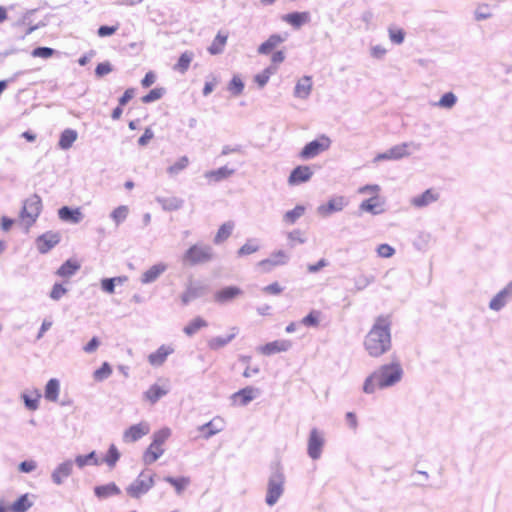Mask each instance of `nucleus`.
I'll use <instances>...</instances> for the list:
<instances>
[{
    "label": "nucleus",
    "instance_id": "nucleus-18",
    "mask_svg": "<svg viewBox=\"0 0 512 512\" xmlns=\"http://www.w3.org/2000/svg\"><path fill=\"white\" fill-rule=\"evenodd\" d=\"M174 352V348L170 345H161L155 352L148 356V361L152 366L162 365L167 357Z\"/></svg>",
    "mask_w": 512,
    "mask_h": 512
},
{
    "label": "nucleus",
    "instance_id": "nucleus-41",
    "mask_svg": "<svg viewBox=\"0 0 512 512\" xmlns=\"http://www.w3.org/2000/svg\"><path fill=\"white\" fill-rule=\"evenodd\" d=\"M126 280L127 277L106 278L101 281V287L105 292L112 294L114 293L115 285L122 284Z\"/></svg>",
    "mask_w": 512,
    "mask_h": 512
},
{
    "label": "nucleus",
    "instance_id": "nucleus-28",
    "mask_svg": "<svg viewBox=\"0 0 512 512\" xmlns=\"http://www.w3.org/2000/svg\"><path fill=\"white\" fill-rule=\"evenodd\" d=\"M234 227L235 224L233 221H227L223 223L217 230L213 242L215 244H221L225 242L232 235Z\"/></svg>",
    "mask_w": 512,
    "mask_h": 512
},
{
    "label": "nucleus",
    "instance_id": "nucleus-48",
    "mask_svg": "<svg viewBox=\"0 0 512 512\" xmlns=\"http://www.w3.org/2000/svg\"><path fill=\"white\" fill-rule=\"evenodd\" d=\"M276 72L275 67H268L265 70H263L261 73L257 74L254 78L255 82L258 84L259 87H264L267 82L269 81V78L272 74Z\"/></svg>",
    "mask_w": 512,
    "mask_h": 512
},
{
    "label": "nucleus",
    "instance_id": "nucleus-1",
    "mask_svg": "<svg viewBox=\"0 0 512 512\" xmlns=\"http://www.w3.org/2000/svg\"><path fill=\"white\" fill-rule=\"evenodd\" d=\"M390 326L389 315H380L376 318L364 340V347L370 356L379 357L391 348Z\"/></svg>",
    "mask_w": 512,
    "mask_h": 512
},
{
    "label": "nucleus",
    "instance_id": "nucleus-29",
    "mask_svg": "<svg viewBox=\"0 0 512 512\" xmlns=\"http://www.w3.org/2000/svg\"><path fill=\"white\" fill-rule=\"evenodd\" d=\"M208 327V322L203 318V317H200V316H197L195 318H193L184 328H183V332L191 337L193 336L194 334H196L197 332H199L200 330L204 329Z\"/></svg>",
    "mask_w": 512,
    "mask_h": 512
},
{
    "label": "nucleus",
    "instance_id": "nucleus-39",
    "mask_svg": "<svg viewBox=\"0 0 512 512\" xmlns=\"http://www.w3.org/2000/svg\"><path fill=\"white\" fill-rule=\"evenodd\" d=\"M59 395V382L56 379L48 381L45 387V398L50 401H57Z\"/></svg>",
    "mask_w": 512,
    "mask_h": 512
},
{
    "label": "nucleus",
    "instance_id": "nucleus-42",
    "mask_svg": "<svg viewBox=\"0 0 512 512\" xmlns=\"http://www.w3.org/2000/svg\"><path fill=\"white\" fill-rule=\"evenodd\" d=\"M75 463L79 468H83L87 465H98L99 460L96 457L95 452H91L87 455H79L75 458Z\"/></svg>",
    "mask_w": 512,
    "mask_h": 512
},
{
    "label": "nucleus",
    "instance_id": "nucleus-9",
    "mask_svg": "<svg viewBox=\"0 0 512 512\" xmlns=\"http://www.w3.org/2000/svg\"><path fill=\"white\" fill-rule=\"evenodd\" d=\"M238 333L239 328L237 326H233L229 329V332L226 335L214 336L208 339L206 343L207 347L210 351H219L231 343L237 337Z\"/></svg>",
    "mask_w": 512,
    "mask_h": 512
},
{
    "label": "nucleus",
    "instance_id": "nucleus-60",
    "mask_svg": "<svg viewBox=\"0 0 512 512\" xmlns=\"http://www.w3.org/2000/svg\"><path fill=\"white\" fill-rule=\"evenodd\" d=\"M112 71V67L109 62L99 63L95 69L97 76L102 77L109 74Z\"/></svg>",
    "mask_w": 512,
    "mask_h": 512
},
{
    "label": "nucleus",
    "instance_id": "nucleus-56",
    "mask_svg": "<svg viewBox=\"0 0 512 512\" xmlns=\"http://www.w3.org/2000/svg\"><path fill=\"white\" fill-rule=\"evenodd\" d=\"M403 156V153L400 152L399 148H393L387 153L379 154L376 156L375 160H386V159H398Z\"/></svg>",
    "mask_w": 512,
    "mask_h": 512
},
{
    "label": "nucleus",
    "instance_id": "nucleus-34",
    "mask_svg": "<svg viewBox=\"0 0 512 512\" xmlns=\"http://www.w3.org/2000/svg\"><path fill=\"white\" fill-rule=\"evenodd\" d=\"M194 58V54L191 51H185L182 53L177 61V63L174 65L173 69L180 73H185L192 62Z\"/></svg>",
    "mask_w": 512,
    "mask_h": 512
},
{
    "label": "nucleus",
    "instance_id": "nucleus-59",
    "mask_svg": "<svg viewBox=\"0 0 512 512\" xmlns=\"http://www.w3.org/2000/svg\"><path fill=\"white\" fill-rule=\"evenodd\" d=\"M288 239L291 243H304L305 242V234L300 230H294L288 234Z\"/></svg>",
    "mask_w": 512,
    "mask_h": 512
},
{
    "label": "nucleus",
    "instance_id": "nucleus-23",
    "mask_svg": "<svg viewBox=\"0 0 512 512\" xmlns=\"http://www.w3.org/2000/svg\"><path fill=\"white\" fill-rule=\"evenodd\" d=\"M439 198V194L434 189H427L424 193L416 196L412 199L411 203L413 206L421 208L425 207L433 202H436Z\"/></svg>",
    "mask_w": 512,
    "mask_h": 512
},
{
    "label": "nucleus",
    "instance_id": "nucleus-50",
    "mask_svg": "<svg viewBox=\"0 0 512 512\" xmlns=\"http://www.w3.org/2000/svg\"><path fill=\"white\" fill-rule=\"evenodd\" d=\"M228 90L234 96L240 95L244 90V83L239 76H234L229 82Z\"/></svg>",
    "mask_w": 512,
    "mask_h": 512
},
{
    "label": "nucleus",
    "instance_id": "nucleus-16",
    "mask_svg": "<svg viewBox=\"0 0 512 512\" xmlns=\"http://www.w3.org/2000/svg\"><path fill=\"white\" fill-rule=\"evenodd\" d=\"M512 298V282L507 284L499 293H497L490 301L489 307L494 311L502 309L507 301Z\"/></svg>",
    "mask_w": 512,
    "mask_h": 512
},
{
    "label": "nucleus",
    "instance_id": "nucleus-58",
    "mask_svg": "<svg viewBox=\"0 0 512 512\" xmlns=\"http://www.w3.org/2000/svg\"><path fill=\"white\" fill-rule=\"evenodd\" d=\"M395 250L388 244H381L378 246L377 253L379 256L389 258L394 254Z\"/></svg>",
    "mask_w": 512,
    "mask_h": 512
},
{
    "label": "nucleus",
    "instance_id": "nucleus-13",
    "mask_svg": "<svg viewBox=\"0 0 512 512\" xmlns=\"http://www.w3.org/2000/svg\"><path fill=\"white\" fill-rule=\"evenodd\" d=\"M292 346L289 340H275L259 347V352L265 356H271L273 354L286 352Z\"/></svg>",
    "mask_w": 512,
    "mask_h": 512
},
{
    "label": "nucleus",
    "instance_id": "nucleus-43",
    "mask_svg": "<svg viewBox=\"0 0 512 512\" xmlns=\"http://www.w3.org/2000/svg\"><path fill=\"white\" fill-rule=\"evenodd\" d=\"M189 165V158L187 156L180 157L167 169V172L171 175H176L186 169Z\"/></svg>",
    "mask_w": 512,
    "mask_h": 512
},
{
    "label": "nucleus",
    "instance_id": "nucleus-62",
    "mask_svg": "<svg viewBox=\"0 0 512 512\" xmlns=\"http://www.w3.org/2000/svg\"><path fill=\"white\" fill-rule=\"evenodd\" d=\"M54 54V50L48 47L34 49V57L49 58Z\"/></svg>",
    "mask_w": 512,
    "mask_h": 512
},
{
    "label": "nucleus",
    "instance_id": "nucleus-3",
    "mask_svg": "<svg viewBox=\"0 0 512 512\" xmlns=\"http://www.w3.org/2000/svg\"><path fill=\"white\" fill-rule=\"evenodd\" d=\"M171 436V429L168 427L161 428L153 434V440L143 453V462L151 465L156 462L164 454V445Z\"/></svg>",
    "mask_w": 512,
    "mask_h": 512
},
{
    "label": "nucleus",
    "instance_id": "nucleus-44",
    "mask_svg": "<svg viewBox=\"0 0 512 512\" xmlns=\"http://www.w3.org/2000/svg\"><path fill=\"white\" fill-rule=\"evenodd\" d=\"M305 212L304 206L297 205L294 209L287 211L284 215V221L287 224H294Z\"/></svg>",
    "mask_w": 512,
    "mask_h": 512
},
{
    "label": "nucleus",
    "instance_id": "nucleus-45",
    "mask_svg": "<svg viewBox=\"0 0 512 512\" xmlns=\"http://www.w3.org/2000/svg\"><path fill=\"white\" fill-rule=\"evenodd\" d=\"M165 481L171 484L177 493H181L190 483V479L188 477H180V478H173V477H166Z\"/></svg>",
    "mask_w": 512,
    "mask_h": 512
},
{
    "label": "nucleus",
    "instance_id": "nucleus-10",
    "mask_svg": "<svg viewBox=\"0 0 512 512\" xmlns=\"http://www.w3.org/2000/svg\"><path fill=\"white\" fill-rule=\"evenodd\" d=\"M288 262V255L283 250L273 252L269 258L263 259L258 262V267L264 273L272 271L274 267L283 266Z\"/></svg>",
    "mask_w": 512,
    "mask_h": 512
},
{
    "label": "nucleus",
    "instance_id": "nucleus-46",
    "mask_svg": "<svg viewBox=\"0 0 512 512\" xmlns=\"http://www.w3.org/2000/svg\"><path fill=\"white\" fill-rule=\"evenodd\" d=\"M164 94H165V89L163 87H156V88L150 90L148 94L143 96L141 98V101L144 104L155 102V101L161 99Z\"/></svg>",
    "mask_w": 512,
    "mask_h": 512
},
{
    "label": "nucleus",
    "instance_id": "nucleus-52",
    "mask_svg": "<svg viewBox=\"0 0 512 512\" xmlns=\"http://www.w3.org/2000/svg\"><path fill=\"white\" fill-rule=\"evenodd\" d=\"M389 38L395 44H401L405 38V32L403 29L398 27H390L388 29Z\"/></svg>",
    "mask_w": 512,
    "mask_h": 512
},
{
    "label": "nucleus",
    "instance_id": "nucleus-31",
    "mask_svg": "<svg viewBox=\"0 0 512 512\" xmlns=\"http://www.w3.org/2000/svg\"><path fill=\"white\" fill-rule=\"evenodd\" d=\"M312 89V80L309 76L302 77L295 86V96L299 98H306Z\"/></svg>",
    "mask_w": 512,
    "mask_h": 512
},
{
    "label": "nucleus",
    "instance_id": "nucleus-11",
    "mask_svg": "<svg viewBox=\"0 0 512 512\" xmlns=\"http://www.w3.org/2000/svg\"><path fill=\"white\" fill-rule=\"evenodd\" d=\"M313 176L312 169L307 165H299L295 167L289 177L288 184L290 186H296L305 182H308Z\"/></svg>",
    "mask_w": 512,
    "mask_h": 512
},
{
    "label": "nucleus",
    "instance_id": "nucleus-55",
    "mask_svg": "<svg viewBox=\"0 0 512 512\" xmlns=\"http://www.w3.org/2000/svg\"><path fill=\"white\" fill-rule=\"evenodd\" d=\"M262 291L266 294V295H273V296H277V295H280L283 291H284V288L280 285V283L278 282H273L267 286H265Z\"/></svg>",
    "mask_w": 512,
    "mask_h": 512
},
{
    "label": "nucleus",
    "instance_id": "nucleus-32",
    "mask_svg": "<svg viewBox=\"0 0 512 512\" xmlns=\"http://www.w3.org/2000/svg\"><path fill=\"white\" fill-rule=\"evenodd\" d=\"M381 206V199L379 196H372L367 200H364L360 204V209L362 211H366L372 214H378L382 210L380 209Z\"/></svg>",
    "mask_w": 512,
    "mask_h": 512
},
{
    "label": "nucleus",
    "instance_id": "nucleus-2",
    "mask_svg": "<svg viewBox=\"0 0 512 512\" xmlns=\"http://www.w3.org/2000/svg\"><path fill=\"white\" fill-rule=\"evenodd\" d=\"M403 376V369L399 361L381 365L364 381L363 391L372 394L378 389H384L398 383Z\"/></svg>",
    "mask_w": 512,
    "mask_h": 512
},
{
    "label": "nucleus",
    "instance_id": "nucleus-12",
    "mask_svg": "<svg viewBox=\"0 0 512 512\" xmlns=\"http://www.w3.org/2000/svg\"><path fill=\"white\" fill-rule=\"evenodd\" d=\"M150 432V426L146 422H141L135 425L130 426L123 433V440L127 443L135 442L141 439L143 436L147 435Z\"/></svg>",
    "mask_w": 512,
    "mask_h": 512
},
{
    "label": "nucleus",
    "instance_id": "nucleus-14",
    "mask_svg": "<svg viewBox=\"0 0 512 512\" xmlns=\"http://www.w3.org/2000/svg\"><path fill=\"white\" fill-rule=\"evenodd\" d=\"M347 201L343 196L332 197L326 204L319 206L318 212L320 215L326 217L332 213L342 211L346 206Z\"/></svg>",
    "mask_w": 512,
    "mask_h": 512
},
{
    "label": "nucleus",
    "instance_id": "nucleus-33",
    "mask_svg": "<svg viewBox=\"0 0 512 512\" xmlns=\"http://www.w3.org/2000/svg\"><path fill=\"white\" fill-rule=\"evenodd\" d=\"M31 506L28 494L20 496L11 505L6 506L8 512H26Z\"/></svg>",
    "mask_w": 512,
    "mask_h": 512
},
{
    "label": "nucleus",
    "instance_id": "nucleus-22",
    "mask_svg": "<svg viewBox=\"0 0 512 512\" xmlns=\"http://www.w3.org/2000/svg\"><path fill=\"white\" fill-rule=\"evenodd\" d=\"M224 420L221 417H215L210 422L202 425L200 431L204 437H211L224 429Z\"/></svg>",
    "mask_w": 512,
    "mask_h": 512
},
{
    "label": "nucleus",
    "instance_id": "nucleus-27",
    "mask_svg": "<svg viewBox=\"0 0 512 512\" xmlns=\"http://www.w3.org/2000/svg\"><path fill=\"white\" fill-rule=\"evenodd\" d=\"M58 216L61 220L71 223H78L82 219V213L79 208L71 209L67 206L59 209Z\"/></svg>",
    "mask_w": 512,
    "mask_h": 512
},
{
    "label": "nucleus",
    "instance_id": "nucleus-24",
    "mask_svg": "<svg viewBox=\"0 0 512 512\" xmlns=\"http://www.w3.org/2000/svg\"><path fill=\"white\" fill-rule=\"evenodd\" d=\"M169 389L166 385L153 384L144 393V398L151 404H155L160 398L168 393Z\"/></svg>",
    "mask_w": 512,
    "mask_h": 512
},
{
    "label": "nucleus",
    "instance_id": "nucleus-7",
    "mask_svg": "<svg viewBox=\"0 0 512 512\" xmlns=\"http://www.w3.org/2000/svg\"><path fill=\"white\" fill-rule=\"evenodd\" d=\"M244 291L239 286H224L213 293V301L218 305H225L242 297Z\"/></svg>",
    "mask_w": 512,
    "mask_h": 512
},
{
    "label": "nucleus",
    "instance_id": "nucleus-5",
    "mask_svg": "<svg viewBox=\"0 0 512 512\" xmlns=\"http://www.w3.org/2000/svg\"><path fill=\"white\" fill-rule=\"evenodd\" d=\"M331 139L326 135H320L308 142L300 151L299 157L302 160H309L327 151L331 146Z\"/></svg>",
    "mask_w": 512,
    "mask_h": 512
},
{
    "label": "nucleus",
    "instance_id": "nucleus-38",
    "mask_svg": "<svg viewBox=\"0 0 512 512\" xmlns=\"http://www.w3.org/2000/svg\"><path fill=\"white\" fill-rule=\"evenodd\" d=\"M119 493L120 489L114 483H110L103 486H97L95 488V494L100 498H106L112 495H117Z\"/></svg>",
    "mask_w": 512,
    "mask_h": 512
},
{
    "label": "nucleus",
    "instance_id": "nucleus-37",
    "mask_svg": "<svg viewBox=\"0 0 512 512\" xmlns=\"http://www.w3.org/2000/svg\"><path fill=\"white\" fill-rule=\"evenodd\" d=\"M77 139V132L72 129H66L62 132L59 139V146L62 149H69Z\"/></svg>",
    "mask_w": 512,
    "mask_h": 512
},
{
    "label": "nucleus",
    "instance_id": "nucleus-15",
    "mask_svg": "<svg viewBox=\"0 0 512 512\" xmlns=\"http://www.w3.org/2000/svg\"><path fill=\"white\" fill-rule=\"evenodd\" d=\"M324 440L322 435L316 429H312L308 440V454L311 458L320 457Z\"/></svg>",
    "mask_w": 512,
    "mask_h": 512
},
{
    "label": "nucleus",
    "instance_id": "nucleus-51",
    "mask_svg": "<svg viewBox=\"0 0 512 512\" xmlns=\"http://www.w3.org/2000/svg\"><path fill=\"white\" fill-rule=\"evenodd\" d=\"M128 212V207L122 205L113 210L111 217L114 220V222L118 225L127 218Z\"/></svg>",
    "mask_w": 512,
    "mask_h": 512
},
{
    "label": "nucleus",
    "instance_id": "nucleus-36",
    "mask_svg": "<svg viewBox=\"0 0 512 512\" xmlns=\"http://www.w3.org/2000/svg\"><path fill=\"white\" fill-rule=\"evenodd\" d=\"M255 397V390L252 387H245L233 395L235 402L241 405H246Z\"/></svg>",
    "mask_w": 512,
    "mask_h": 512
},
{
    "label": "nucleus",
    "instance_id": "nucleus-61",
    "mask_svg": "<svg viewBox=\"0 0 512 512\" xmlns=\"http://www.w3.org/2000/svg\"><path fill=\"white\" fill-rule=\"evenodd\" d=\"M380 187L378 185H366L359 189L361 194H370L372 196H379Z\"/></svg>",
    "mask_w": 512,
    "mask_h": 512
},
{
    "label": "nucleus",
    "instance_id": "nucleus-4",
    "mask_svg": "<svg viewBox=\"0 0 512 512\" xmlns=\"http://www.w3.org/2000/svg\"><path fill=\"white\" fill-rule=\"evenodd\" d=\"M214 252L211 246L205 244H193L183 254V262L190 266L205 264L212 261Z\"/></svg>",
    "mask_w": 512,
    "mask_h": 512
},
{
    "label": "nucleus",
    "instance_id": "nucleus-47",
    "mask_svg": "<svg viewBox=\"0 0 512 512\" xmlns=\"http://www.w3.org/2000/svg\"><path fill=\"white\" fill-rule=\"evenodd\" d=\"M259 250V245L254 240H247L237 251L239 257L251 255Z\"/></svg>",
    "mask_w": 512,
    "mask_h": 512
},
{
    "label": "nucleus",
    "instance_id": "nucleus-40",
    "mask_svg": "<svg viewBox=\"0 0 512 512\" xmlns=\"http://www.w3.org/2000/svg\"><path fill=\"white\" fill-rule=\"evenodd\" d=\"M322 317L321 311L312 310L307 316H305L301 323L306 327H318Z\"/></svg>",
    "mask_w": 512,
    "mask_h": 512
},
{
    "label": "nucleus",
    "instance_id": "nucleus-53",
    "mask_svg": "<svg viewBox=\"0 0 512 512\" xmlns=\"http://www.w3.org/2000/svg\"><path fill=\"white\" fill-rule=\"evenodd\" d=\"M119 457H120V454H119L117 448L115 447V445H111L106 456H105L104 461L109 466H114L116 464V462L118 461Z\"/></svg>",
    "mask_w": 512,
    "mask_h": 512
},
{
    "label": "nucleus",
    "instance_id": "nucleus-25",
    "mask_svg": "<svg viewBox=\"0 0 512 512\" xmlns=\"http://www.w3.org/2000/svg\"><path fill=\"white\" fill-rule=\"evenodd\" d=\"M229 37V33L227 31H219L212 41L211 45L208 47V52L211 55H217L224 51V48L227 44V40Z\"/></svg>",
    "mask_w": 512,
    "mask_h": 512
},
{
    "label": "nucleus",
    "instance_id": "nucleus-54",
    "mask_svg": "<svg viewBox=\"0 0 512 512\" xmlns=\"http://www.w3.org/2000/svg\"><path fill=\"white\" fill-rule=\"evenodd\" d=\"M456 103V96L452 92L445 93L438 102L443 108H451Z\"/></svg>",
    "mask_w": 512,
    "mask_h": 512
},
{
    "label": "nucleus",
    "instance_id": "nucleus-19",
    "mask_svg": "<svg viewBox=\"0 0 512 512\" xmlns=\"http://www.w3.org/2000/svg\"><path fill=\"white\" fill-rule=\"evenodd\" d=\"M285 41V37L279 35V34H272L269 36V38L264 41L259 47H258V53L262 55H269L274 50L279 47L283 42Z\"/></svg>",
    "mask_w": 512,
    "mask_h": 512
},
{
    "label": "nucleus",
    "instance_id": "nucleus-49",
    "mask_svg": "<svg viewBox=\"0 0 512 512\" xmlns=\"http://www.w3.org/2000/svg\"><path fill=\"white\" fill-rule=\"evenodd\" d=\"M112 374V368L107 363L104 362L101 367L94 371L93 377L96 381H103L108 378Z\"/></svg>",
    "mask_w": 512,
    "mask_h": 512
},
{
    "label": "nucleus",
    "instance_id": "nucleus-63",
    "mask_svg": "<svg viewBox=\"0 0 512 512\" xmlns=\"http://www.w3.org/2000/svg\"><path fill=\"white\" fill-rule=\"evenodd\" d=\"M155 81H156L155 73L153 71H149V72L146 73L144 78L141 80V85L144 88H148L151 85H153L155 83Z\"/></svg>",
    "mask_w": 512,
    "mask_h": 512
},
{
    "label": "nucleus",
    "instance_id": "nucleus-35",
    "mask_svg": "<svg viewBox=\"0 0 512 512\" xmlns=\"http://www.w3.org/2000/svg\"><path fill=\"white\" fill-rule=\"evenodd\" d=\"M80 268V264L75 260H67L57 270V274L60 277L68 278L75 274Z\"/></svg>",
    "mask_w": 512,
    "mask_h": 512
},
{
    "label": "nucleus",
    "instance_id": "nucleus-21",
    "mask_svg": "<svg viewBox=\"0 0 512 512\" xmlns=\"http://www.w3.org/2000/svg\"><path fill=\"white\" fill-rule=\"evenodd\" d=\"M283 21L291 25L293 28H300L310 21L309 12H293L282 17Z\"/></svg>",
    "mask_w": 512,
    "mask_h": 512
},
{
    "label": "nucleus",
    "instance_id": "nucleus-8",
    "mask_svg": "<svg viewBox=\"0 0 512 512\" xmlns=\"http://www.w3.org/2000/svg\"><path fill=\"white\" fill-rule=\"evenodd\" d=\"M284 477L282 474H274L268 482L266 503L274 505L283 493Z\"/></svg>",
    "mask_w": 512,
    "mask_h": 512
},
{
    "label": "nucleus",
    "instance_id": "nucleus-26",
    "mask_svg": "<svg viewBox=\"0 0 512 512\" xmlns=\"http://www.w3.org/2000/svg\"><path fill=\"white\" fill-rule=\"evenodd\" d=\"M167 269L164 263H158L146 270L141 276V282L148 284L154 282Z\"/></svg>",
    "mask_w": 512,
    "mask_h": 512
},
{
    "label": "nucleus",
    "instance_id": "nucleus-57",
    "mask_svg": "<svg viewBox=\"0 0 512 512\" xmlns=\"http://www.w3.org/2000/svg\"><path fill=\"white\" fill-rule=\"evenodd\" d=\"M285 60V53L283 50H278L273 53H271V66L275 67L277 69V65L282 63Z\"/></svg>",
    "mask_w": 512,
    "mask_h": 512
},
{
    "label": "nucleus",
    "instance_id": "nucleus-6",
    "mask_svg": "<svg viewBox=\"0 0 512 512\" xmlns=\"http://www.w3.org/2000/svg\"><path fill=\"white\" fill-rule=\"evenodd\" d=\"M154 485V476L151 473L142 472L127 488V493L132 498H140Z\"/></svg>",
    "mask_w": 512,
    "mask_h": 512
},
{
    "label": "nucleus",
    "instance_id": "nucleus-64",
    "mask_svg": "<svg viewBox=\"0 0 512 512\" xmlns=\"http://www.w3.org/2000/svg\"><path fill=\"white\" fill-rule=\"evenodd\" d=\"M66 293V289L61 284H55L51 290V297L55 300L60 299Z\"/></svg>",
    "mask_w": 512,
    "mask_h": 512
},
{
    "label": "nucleus",
    "instance_id": "nucleus-20",
    "mask_svg": "<svg viewBox=\"0 0 512 512\" xmlns=\"http://www.w3.org/2000/svg\"><path fill=\"white\" fill-rule=\"evenodd\" d=\"M233 174H234L233 169H230V168L224 166V167H220L216 170L207 171L204 174V177L207 180L208 184H215V183L221 182V181L229 178Z\"/></svg>",
    "mask_w": 512,
    "mask_h": 512
},
{
    "label": "nucleus",
    "instance_id": "nucleus-30",
    "mask_svg": "<svg viewBox=\"0 0 512 512\" xmlns=\"http://www.w3.org/2000/svg\"><path fill=\"white\" fill-rule=\"evenodd\" d=\"M73 464L71 461H66L60 464L53 473V480L57 484H61L65 478L71 475Z\"/></svg>",
    "mask_w": 512,
    "mask_h": 512
},
{
    "label": "nucleus",
    "instance_id": "nucleus-17",
    "mask_svg": "<svg viewBox=\"0 0 512 512\" xmlns=\"http://www.w3.org/2000/svg\"><path fill=\"white\" fill-rule=\"evenodd\" d=\"M60 241V236L55 232H47L37 238V247L41 253H46L57 245Z\"/></svg>",
    "mask_w": 512,
    "mask_h": 512
}]
</instances>
